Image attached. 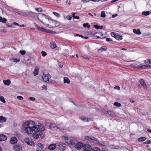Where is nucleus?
<instances>
[{
    "label": "nucleus",
    "instance_id": "1",
    "mask_svg": "<svg viewBox=\"0 0 151 151\" xmlns=\"http://www.w3.org/2000/svg\"><path fill=\"white\" fill-rule=\"evenodd\" d=\"M22 125L25 132L28 134H31L33 131L35 133L39 132V126L36 125L35 122L31 120L23 123Z\"/></svg>",
    "mask_w": 151,
    "mask_h": 151
},
{
    "label": "nucleus",
    "instance_id": "2",
    "mask_svg": "<svg viewBox=\"0 0 151 151\" xmlns=\"http://www.w3.org/2000/svg\"><path fill=\"white\" fill-rule=\"evenodd\" d=\"M49 126L50 129L53 131H62L64 129L63 126L60 125L58 126L54 124H50Z\"/></svg>",
    "mask_w": 151,
    "mask_h": 151
},
{
    "label": "nucleus",
    "instance_id": "3",
    "mask_svg": "<svg viewBox=\"0 0 151 151\" xmlns=\"http://www.w3.org/2000/svg\"><path fill=\"white\" fill-rule=\"evenodd\" d=\"M34 24L35 26L37 27V29L40 31L48 33H53V31H51L49 29L47 30L45 29L42 27H40L37 24H36L35 23H34Z\"/></svg>",
    "mask_w": 151,
    "mask_h": 151
},
{
    "label": "nucleus",
    "instance_id": "4",
    "mask_svg": "<svg viewBox=\"0 0 151 151\" xmlns=\"http://www.w3.org/2000/svg\"><path fill=\"white\" fill-rule=\"evenodd\" d=\"M37 16V17H38L36 13L30 11H25V17H30L33 18Z\"/></svg>",
    "mask_w": 151,
    "mask_h": 151
},
{
    "label": "nucleus",
    "instance_id": "5",
    "mask_svg": "<svg viewBox=\"0 0 151 151\" xmlns=\"http://www.w3.org/2000/svg\"><path fill=\"white\" fill-rule=\"evenodd\" d=\"M24 142L27 143L28 145L32 146H34L35 144L33 141H32V139L31 138L26 137L24 139Z\"/></svg>",
    "mask_w": 151,
    "mask_h": 151
},
{
    "label": "nucleus",
    "instance_id": "6",
    "mask_svg": "<svg viewBox=\"0 0 151 151\" xmlns=\"http://www.w3.org/2000/svg\"><path fill=\"white\" fill-rule=\"evenodd\" d=\"M35 63L34 59L32 58H30L28 59L26 61V63L27 65H34Z\"/></svg>",
    "mask_w": 151,
    "mask_h": 151
},
{
    "label": "nucleus",
    "instance_id": "7",
    "mask_svg": "<svg viewBox=\"0 0 151 151\" xmlns=\"http://www.w3.org/2000/svg\"><path fill=\"white\" fill-rule=\"evenodd\" d=\"M83 150L85 151H91L92 148L91 145L88 144H85L83 146Z\"/></svg>",
    "mask_w": 151,
    "mask_h": 151
},
{
    "label": "nucleus",
    "instance_id": "8",
    "mask_svg": "<svg viewBox=\"0 0 151 151\" xmlns=\"http://www.w3.org/2000/svg\"><path fill=\"white\" fill-rule=\"evenodd\" d=\"M66 142L69 145H73L77 142L76 139H69L68 141H66Z\"/></svg>",
    "mask_w": 151,
    "mask_h": 151
},
{
    "label": "nucleus",
    "instance_id": "9",
    "mask_svg": "<svg viewBox=\"0 0 151 151\" xmlns=\"http://www.w3.org/2000/svg\"><path fill=\"white\" fill-rule=\"evenodd\" d=\"M83 143L81 142L77 143L75 146V148L78 150H79L83 146Z\"/></svg>",
    "mask_w": 151,
    "mask_h": 151
},
{
    "label": "nucleus",
    "instance_id": "10",
    "mask_svg": "<svg viewBox=\"0 0 151 151\" xmlns=\"http://www.w3.org/2000/svg\"><path fill=\"white\" fill-rule=\"evenodd\" d=\"M56 145L55 144L53 143L50 145L48 147V149L51 151L54 150L56 147Z\"/></svg>",
    "mask_w": 151,
    "mask_h": 151
},
{
    "label": "nucleus",
    "instance_id": "11",
    "mask_svg": "<svg viewBox=\"0 0 151 151\" xmlns=\"http://www.w3.org/2000/svg\"><path fill=\"white\" fill-rule=\"evenodd\" d=\"M14 150L16 151H21L22 148L19 144H17L14 146Z\"/></svg>",
    "mask_w": 151,
    "mask_h": 151
},
{
    "label": "nucleus",
    "instance_id": "12",
    "mask_svg": "<svg viewBox=\"0 0 151 151\" xmlns=\"http://www.w3.org/2000/svg\"><path fill=\"white\" fill-rule=\"evenodd\" d=\"M7 139V137L4 134H0V141L2 142L6 140Z\"/></svg>",
    "mask_w": 151,
    "mask_h": 151
},
{
    "label": "nucleus",
    "instance_id": "13",
    "mask_svg": "<svg viewBox=\"0 0 151 151\" xmlns=\"http://www.w3.org/2000/svg\"><path fill=\"white\" fill-rule=\"evenodd\" d=\"M17 139L16 137H14L11 138L10 142L12 144H15L17 143Z\"/></svg>",
    "mask_w": 151,
    "mask_h": 151
},
{
    "label": "nucleus",
    "instance_id": "14",
    "mask_svg": "<svg viewBox=\"0 0 151 151\" xmlns=\"http://www.w3.org/2000/svg\"><path fill=\"white\" fill-rule=\"evenodd\" d=\"M59 148L60 150L63 151L65 148V145L63 143H60L58 144Z\"/></svg>",
    "mask_w": 151,
    "mask_h": 151
},
{
    "label": "nucleus",
    "instance_id": "15",
    "mask_svg": "<svg viewBox=\"0 0 151 151\" xmlns=\"http://www.w3.org/2000/svg\"><path fill=\"white\" fill-rule=\"evenodd\" d=\"M39 14L40 15V17H45V19H48V20H51L52 21V22H54V23H55V21L50 19L49 17L47 15L42 14Z\"/></svg>",
    "mask_w": 151,
    "mask_h": 151
},
{
    "label": "nucleus",
    "instance_id": "16",
    "mask_svg": "<svg viewBox=\"0 0 151 151\" xmlns=\"http://www.w3.org/2000/svg\"><path fill=\"white\" fill-rule=\"evenodd\" d=\"M37 147L36 148V149H39L40 151H41V150L43 149L44 147L43 144L40 143H38L37 145Z\"/></svg>",
    "mask_w": 151,
    "mask_h": 151
},
{
    "label": "nucleus",
    "instance_id": "17",
    "mask_svg": "<svg viewBox=\"0 0 151 151\" xmlns=\"http://www.w3.org/2000/svg\"><path fill=\"white\" fill-rule=\"evenodd\" d=\"M142 87L143 88V89L144 90H146L147 88V86L146 85V83L143 79H142Z\"/></svg>",
    "mask_w": 151,
    "mask_h": 151
},
{
    "label": "nucleus",
    "instance_id": "18",
    "mask_svg": "<svg viewBox=\"0 0 151 151\" xmlns=\"http://www.w3.org/2000/svg\"><path fill=\"white\" fill-rule=\"evenodd\" d=\"M97 143L101 145L104 146H105L107 144L106 142V141H100L99 140L98 141Z\"/></svg>",
    "mask_w": 151,
    "mask_h": 151
},
{
    "label": "nucleus",
    "instance_id": "19",
    "mask_svg": "<svg viewBox=\"0 0 151 151\" xmlns=\"http://www.w3.org/2000/svg\"><path fill=\"white\" fill-rule=\"evenodd\" d=\"M107 49V48L105 46H102L100 48L98 52H101L103 51H105Z\"/></svg>",
    "mask_w": 151,
    "mask_h": 151
},
{
    "label": "nucleus",
    "instance_id": "20",
    "mask_svg": "<svg viewBox=\"0 0 151 151\" xmlns=\"http://www.w3.org/2000/svg\"><path fill=\"white\" fill-rule=\"evenodd\" d=\"M39 68L38 67H36L34 71L33 72V74L35 76H36L38 74Z\"/></svg>",
    "mask_w": 151,
    "mask_h": 151
},
{
    "label": "nucleus",
    "instance_id": "21",
    "mask_svg": "<svg viewBox=\"0 0 151 151\" xmlns=\"http://www.w3.org/2000/svg\"><path fill=\"white\" fill-rule=\"evenodd\" d=\"M3 83L5 85L9 86L11 83V81L9 79L4 80L3 81Z\"/></svg>",
    "mask_w": 151,
    "mask_h": 151
},
{
    "label": "nucleus",
    "instance_id": "22",
    "mask_svg": "<svg viewBox=\"0 0 151 151\" xmlns=\"http://www.w3.org/2000/svg\"><path fill=\"white\" fill-rule=\"evenodd\" d=\"M16 13L22 16L25 17V11H19L16 12Z\"/></svg>",
    "mask_w": 151,
    "mask_h": 151
},
{
    "label": "nucleus",
    "instance_id": "23",
    "mask_svg": "<svg viewBox=\"0 0 151 151\" xmlns=\"http://www.w3.org/2000/svg\"><path fill=\"white\" fill-rule=\"evenodd\" d=\"M134 33L137 35H140L141 34V32L139 29H134L133 30Z\"/></svg>",
    "mask_w": 151,
    "mask_h": 151
},
{
    "label": "nucleus",
    "instance_id": "24",
    "mask_svg": "<svg viewBox=\"0 0 151 151\" xmlns=\"http://www.w3.org/2000/svg\"><path fill=\"white\" fill-rule=\"evenodd\" d=\"M115 38L118 40H121L122 39V36L117 33Z\"/></svg>",
    "mask_w": 151,
    "mask_h": 151
},
{
    "label": "nucleus",
    "instance_id": "25",
    "mask_svg": "<svg viewBox=\"0 0 151 151\" xmlns=\"http://www.w3.org/2000/svg\"><path fill=\"white\" fill-rule=\"evenodd\" d=\"M151 14V12L150 11H144L142 12V15L147 16Z\"/></svg>",
    "mask_w": 151,
    "mask_h": 151
},
{
    "label": "nucleus",
    "instance_id": "26",
    "mask_svg": "<svg viewBox=\"0 0 151 151\" xmlns=\"http://www.w3.org/2000/svg\"><path fill=\"white\" fill-rule=\"evenodd\" d=\"M39 129H38L39 132L40 131L41 132L44 131L45 130V127L43 125H40L39 127Z\"/></svg>",
    "mask_w": 151,
    "mask_h": 151
},
{
    "label": "nucleus",
    "instance_id": "27",
    "mask_svg": "<svg viewBox=\"0 0 151 151\" xmlns=\"http://www.w3.org/2000/svg\"><path fill=\"white\" fill-rule=\"evenodd\" d=\"M6 119L3 117L2 116H0V121L1 122H5L6 121Z\"/></svg>",
    "mask_w": 151,
    "mask_h": 151
},
{
    "label": "nucleus",
    "instance_id": "28",
    "mask_svg": "<svg viewBox=\"0 0 151 151\" xmlns=\"http://www.w3.org/2000/svg\"><path fill=\"white\" fill-rule=\"evenodd\" d=\"M7 21L6 19L4 18H2V17L0 16V22L5 23Z\"/></svg>",
    "mask_w": 151,
    "mask_h": 151
},
{
    "label": "nucleus",
    "instance_id": "29",
    "mask_svg": "<svg viewBox=\"0 0 151 151\" xmlns=\"http://www.w3.org/2000/svg\"><path fill=\"white\" fill-rule=\"evenodd\" d=\"M93 26L95 27L96 29H102L103 27V26H100L98 25L97 24H95Z\"/></svg>",
    "mask_w": 151,
    "mask_h": 151
},
{
    "label": "nucleus",
    "instance_id": "30",
    "mask_svg": "<svg viewBox=\"0 0 151 151\" xmlns=\"http://www.w3.org/2000/svg\"><path fill=\"white\" fill-rule=\"evenodd\" d=\"M63 81L64 83H69L70 82L69 79L66 77L64 78Z\"/></svg>",
    "mask_w": 151,
    "mask_h": 151
},
{
    "label": "nucleus",
    "instance_id": "31",
    "mask_svg": "<svg viewBox=\"0 0 151 151\" xmlns=\"http://www.w3.org/2000/svg\"><path fill=\"white\" fill-rule=\"evenodd\" d=\"M47 76H46V75L44 73L43 74V76H42V78L43 79V81L46 82V83H48L49 82V81H47L46 80V78H47Z\"/></svg>",
    "mask_w": 151,
    "mask_h": 151
},
{
    "label": "nucleus",
    "instance_id": "32",
    "mask_svg": "<svg viewBox=\"0 0 151 151\" xmlns=\"http://www.w3.org/2000/svg\"><path fill=\"white\" fill-rule=\"evenodd\" d=\"M42 132L40 131L38 135L39 137L40 136L41 138L42 139L44 137V134H43Z\"/></svg>",
    "mask_w": 151,
    "mask_h": 151
},
{
    "label": "nucleus",
    "instance_id": "33",
    "mask_svg": "<svg viewBox=\"0 0 151 151\" xmlns=\"http://www.w3.org/2000/svg\"><path fill=\"white\" fill-rule=\"evenodd\" d=\"M83 26L84 27H87L88 28H90L91 27L90 24H89L88 23H84L83 24Z\"/></svg>",
    "mask_w": 151,
    "mask_h": 151
},
{
    "label": "nucleus",
    "instance_id": "34",
    "mask_svg": "<svg viewBox=\"0 0 151 151\" xmlns=\"http://www.w3.org/2000/svg\"><path fill=\"white\" fill-rule=\"evenodd\" d=\"M114 105L115 106L118 107H120L121 106V104L117 101L115 102L114 103Z\"/></svg>",
    "mask_w": 151,
    "mask_h": 151
},
{
    "label": "nucleus",
    "instance_id": "35",
    "mask_svg": "<svg viewBox=\"0 0 151 151\" xmlns=\"http://www.w3.org/2000/svg\"><path fill=\"white\" fill-rule=\"evenodd\" d=\"M144 61L147 65L148 64H151V60L148 59L147 60H144Z\"/></svg>",
    "mask_w": 151,
    "mask_h": 151
},
{
    "label": "nucleus",
    "instance_id": "36",
    "mask_svg": "<svg viewBox=\"0 0 151 151\" xmlns=\"http://www.w3.org/2000/svg\"><path fill=\"white\" fill-rule=\"evenodd\" d=\"M91 150L92 151H101L100 149L97 147L93 148Z\"/></svg>",
    "mask_w": 151,
    "mask_h": 151
},
{
    "label": "nucleus",
    "instance_id": "37",
    "mask_svg": "<svg viewBox=\"0 0 151 151\" xmlns=\"http://www.w3.org/2000/svg\"><path fill=\"white\" fill-rule=\"evenodd\" d=\"M50 47L52 49L55 48L56 47V45L54 43H50Z\"/></svg>",
    "mask_w": 151,
    "mask_h": 151
},
{
    "label": "nucleus",
    "instance_id": "38",
    "mask_svg": "<svg viewBox=\"0 0 151 151\" xmlns=\"http://www.w3.org/2000/svg\"><path fill=\"white\" fill-rule=\"evenodd\" d=\"M106 16L105 12L102 11L101 13V17L103 18L105 17Z\"/></svg>",
    "mask_w": 151,
    "mask_h": 151
},
{
    "label": "nucleus",
    "instance_id": "39",
    "mask_svg": "<svg viewBox=\"0 0 151 151\" xmlns=\"http://www.w3.org/2000/svg\"><path fill=\"white\" fill-rule=\"evenodd\" d=\"M99 140L97 138L93 136H91V140L95 141L97 143Z\"/></svg>",
    "mask_w": 151,
    "mask_h": 151
},
{
    "label": "nucleus",
    "instance_id": "40",
    "mask_svg": "<svg viewBox=\"0 0 151 151\" xmlns=\"http://www.w3.org/2000/svg\"><path fill=\"white\" fill-rule=\"evenodd\" d=\"M85 139L90 141L91 140V137L87 136H85Z\"/></svg>",
    "mask_w": 151,
    "mask_h": 151
},
{
    "label": "nucleus",
    "instance_id": "41",
    "mask_svg": "<svg viewBox=\"0 0 151 151\" xmlns=\"http://www.w3.org/2000/svg\"><path fill=\"white\" fill-rule=\"evenodd\" d=\"M0 100L2 102L5 103L6 102L4 98L2 96H0Z\"/></svg>",
    "mask_w": 151,
    "mask_h": 151
},
{
    "label": "nucleus",
    "instance_id": "42",
    "mask_svg": "<svg viewBox=\"0 0 151 151\" xmlns=\"http://www.w3.org/2000/svg\"><path fill=\"white\" fill-rule=\"evenodd\" d=\"M46 76H47V78H46V80L47 81H49V79L51 78V76L49 74H47V75H46Z\"/></svg>",
    "mask_w": 151,
    "mask_h": 151
},
{
    "label": "nucleus",
    "instance_id": "43",
    "mask_svg": "<svg viewBox=\"0 0 151 151\" xmlns=\"http://www.w3.org/2000/svg\"><path fill=\"white\" fill-rule=\"evenodd\" d=\"M117 34V33L112 32L111 33V35L112 37H114L115 38Z\"/></svg>",
    "mask_w": 151,
    "mask_h": 151
},
{
    "label": "nucleus",
    "instance_id": "44",
    "mask_svg": "<svg viewBox=\"0 0 151 151\" xmlns=\"http://www.w3.org/2000/svg\"><path fill=\"white\" fill-rule=\"evenodd\" d=\"M62 138L65 141V142L66 141H68L69 139H68V138L67 137H65V136H63Z\"/></svg>",
    "mask_w": 151,
    "mask_h": 151
},
{
    "label": "nucleus",
    "instance_id": "45",
    "mask_svg": "<svg viewBox=\"0 0 151 151\" xmlns=\"http://www.w3.org/2000/svg\"><path fill=\"white\" fill-rule=\"evenodd\" d=\"M19 52L21 55H24L26 53V51L24 50H21Z\"/></svg>",
    "mask_w": 151,
    "mask_h": 151
},
{
    "label": "nucleus",
    "instance_id": "46",
    "mask_svg": "<svg viewBox=\"0 0 151 151\" xmlns=\"http://www.w3.org/2000/svg\"><path fill=\"white\" fill-rule=\"evenodd\" d=\"M35 9L38 12H41L42 11V10L41 8H36Z\"/></svg>",
    "mask_w": 151,
    "mask_h": 151
},
{
    "label": "nucleus",
    "instance_id": "47",
    "mask_svg": "<svg viewBox=\"0 0 151 151\" xmlns=\"http://www.w3.org/2000/svg\"><path fill=\"white\" fill-rule=\"evenodd\" d=\"M37 19H38V20H39L45 26H48L49 25V24H46L44 22L40 20L38 17H37Z\"/></svg>",
    "mask_w": 151,
    "mask_h": 151
},
{
    "label": "nucleus",
    "instance_id": "48",
    "mask_svg": "<svg viewBox=\"0 0 151 151\" xmlns=\"http://www.w3.org/2000/svg\"><path fill=\"white\" fill-rule=\"evenodd\" d=\"M33 136L34 137L35 139L38 138L39 137L38 134L36 133L33 134Z\"/></svg>",
    "mask_w": 151,
    "mask_h": 151
},
{
    "label": "nucleus",
    "instance_id": "49",
    "mask_svg": "<svg viewBox=\"0 0 151 151\" xmlns=\"http://www.w3.org/2000/svg\"><path fill=\"white\" fill-rule=\"evenodd\" d=\"M72 17L70 15H68L66 17V18L68 20H70L72 19Z\"/></svg>",
    "mask_w": 151,
    "mask_h": 151
},
{
    "label": "nucleus",
    "instance_id": "50",
    "mask_svg": "<svg viewBox=\"0 0 151 151\" xmlns=\"http://www.w3.org/2000/svg\"><path fill=\"white\" fill-rule=\"evenodd\" d=\"M41 54L42 55L43 57H45L47 55V53L45 51H42L41 52Z\"/></svg>",
    "mask_w": 151,
    "mask_h": 151
},
{
    "label": "nucleus",
    "instance_id": "51",
    "mask_svg": "<svg viewBox=\"0 0 151 151\" xmlns=\"http://www.w3.org/2000/svg\"><path fill=\"white\" fill-rule=\"evenodd\" d=\"M81 120L84 122H86V118L84 116H82L80 118Z\"/></svg>",
    "mask_w": 151,
    "mask_h": 151
},
{
    "label": "nucleus",
    "instance_id": "52",
    "mask_svg": "<svg viewBox=\"0 0 151 151\" xmlns=\"http://www.w3.org/2000/svg\"><path fill=\"white\" fill-rule=\"evenodd\" d=\"M53 14L56 16L58 17L60 16V14L55 12H53Z\"/></svg>",
    "mask_w": 151,
    "mask_h": 151
},
{
    "label": "nucleus",
    "instance_id": "53",
    "mask_svg": "<svg viewBox=\"0 0 151 151\" xmlns=\"http://www.w3.org/2000/svg\"><path fill=\"white\" fill-rule=\"evenodd\" d=\"M20 61V60L19 59H18V58H14V59H13V62H19Z\"/></svg>",
    "mask_w": 151,
    "mask_h": 151
},
{
    "label": "nucleus",
    "instance_id": "54",
    "mask_svg": "<svg viewBox=\"0 0 151 151\" xmlns=\"http://www.w3.org/2000/svg\"><path fill=\"white\" fill-rule=\"evenodd\" d=\"M106 40L107 42L112 41V40L110 38H107L106 39Z\"/></svg>",
    "mask_w": 151,
    "mask_h": 151
},
{
    "label": "nucleus",
    "instance_id": "55",
    "mask_svg": "<svg viewBox=\"0 0 151 151\" xmlns=\"http://www.w3.org/2000/svg\"><path fill=\"white\" fill-rule=\"evenodd\" d=\"M17 98L18 99L20 100H22L23 99V97L21 96H18L17 97Z\"/></svg>",
    "mask_w": 151,
    "mask_h": 151
},
{
    "label": "nucleus",
    "instance_id": "56",
    "mask_svg": "<svg viewBox=\"0 0 151 151\" xmlns=\"http://www.w3.org/2000/svg\"><path fill=\"white\" fill-rule=\"evenodd\" d=\"M108 110H103L102 113L104 114H107Z\"/></svg>",
    "mask_w": 151,
    "mask_h": 151
},
{
    "label": "nucleus",
    "instance_id": "57",
    "mask_svg": "<svg viewBox=\"0 0 151 151\" xmlns=\"http://www.w3.org/2000/svg\"><path fill=\"white\" fill-rule=\"evenodd\" d=\"M113 113V112L112 111L108 110L107 114H109V115H111Z\"/></svg>",
    "mask_w": 151,
    "mask_h": 151
},
{
    "label": "nucleus",
    "instance_id": "58",
    "mask_svg": "<svg viewBox=\"0 0 151 151\" xmlns=\"http://www.w3.org/2000/svg\"><path fill=\"white\" fill-rule=\"evenodd\" d=\"M95 37H96V38H95V39H104V38H105L106 37H102V38H101V37H99V36H97L96 35V36H95Z\"/></svg>",
    "mask_w": 151,
    "mask_h": 151
},
{
    "label": "nucleus",
    "instance_id": "59",
    "mask_svg": "<svg viewBox=\"0 0 151 151\" xmlns=\"http://www.w3.org/2000/svg\"><path fill=\"white\" fill-rule=\"evenodd\" d=\"M73 18L74 19H79V17L78 16H75L73 17Z\"/></svg>",
    "mask_w": 151,
    "mask_h": 151
},
{
    "label": "nucleus",
    "instance_id": "60",
    "mask_svg": "<svg viewBox=\"0 0 151 151\" xmlns=\"http://www.w3.org/2000/svg\"><path fill=\"white\" fill-rule=\"evenodd\" d=\"M114 89L117 90H119L120 89V87L118 86H116L114 87Z\"/></svg>",
    "mask_w": 151,
    "mask_h": 151
},
{
    "label": "nucleus",
    "instance_id": "61",
    "mask_svg": "<svg viewBox=\"0 0 151 151\" xmlns=\"http://www.w3.org/2000/svg\"><path fill=\"white\" fill-rule=\"evenodd\" d=\"M101 32H96L95 33H94L93 34V36L94 37H95V36H96V34H99V35L100 34V33H101Z\"/></svg>",
    "mask_w": 151,
    "mask_h": 151
},
{
    "label": "nucleus",
    "instance_id": "62",
    "mask_svg": "<svg viewBox=\"0 0 151 151\" xmlns=\"http://www.w3.org/2000/svg\"><path fill=\"white\" fill-rule=\"evenodd\" d=\"M29 99L30 100L34 101L35 100V99L34 97H30L29 98Z\"/></svg>",
    "mask_w": 151,
    "mask_h": 151
},
{
    "label": "nucleus",
    "instance_id": "63",
    "mask_svg": "<svg viewBox=\"0 0 151 151\" xmlns=\"http://www.w3.org/2000/svg\"><path fill=\"white\" fill-rule=\"evenodd\" d=\"M91 120V118H87L86 119V122H87L90 121Z\"/></svg>",
    "mask_w": 151,
    "mask_h": 151
},
{
    "label": "nucleus",
    "instance_id": "64",
    "mask_svg": "<svg viewBox=\"0 0 151 151\" xmlns=\"http://www.w3.org/2000/svg\"><path fill=\"white\" fill-rule=\"evenodd\" d=\"M146 143H147V144H151V139L147 141Z\"/></svg>",
    "mask_w": 151,
    "mask_h": 151
}]
</instances>
